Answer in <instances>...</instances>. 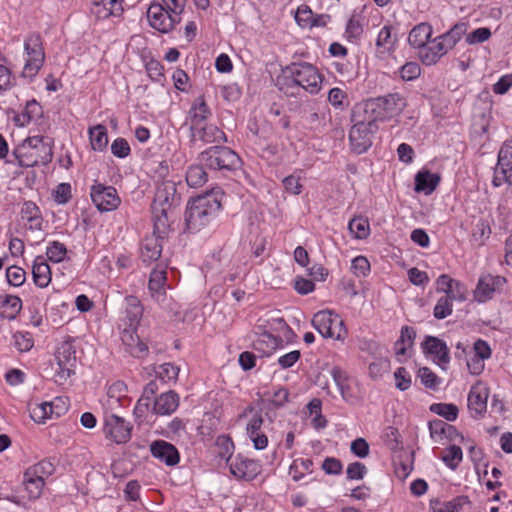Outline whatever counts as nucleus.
Listing matches in <instances>:
<instances>
[{
	"label": "nucleus",
	"instance_id": "8",
	"mask_svg": "<svg viewBox=\"0 0 512 512\" xmlns=\"http://www.w3.org/2000/svg\"><path fill=\"white\" fill-rule=\"evenodd\" d=\"M274 324L280 328H287L282 318L273 319L272 322L259 319L254 328L256 338L253 340V348L262 355L269 356L283 344L282 338L272 334Z\"/></svg>",
	"mask_w": 512,
	"mask_h": 512
},
{
	"label": "nucleus",
	"instance_id": "28",
	"mask_svg": "<svg viewBox=\"0 0 512 512\" xmlns=\"http://www.w3.org/2000/svg\"><path fill=\"white\" fill-rule=\"evenodd\" d=\"M211 115L205 100L203 97H198L192 104L189 111L190 126H200Z\"/></svg>",
	"mask_w": 512,
	"mask_h": 512
},
{
	"label": "nucleus",
	"instance_id": "12",
	"mask_svg": "<svg viewBox=\"0 0 512 512\" xmlns=\"http://www.w3.org/2000/svg\"><path fill=\"white\" fill-rule=\"evenodd\" d=\"M24 49L27 54V59L23 68V75L25 77H33L38 73L45 59L40 35H29L25 39Z\"/></svg>",
	"mask_w": 512,
	"mask_h": 512
},
{
	"label": "nucleus",
	"instance_id": "25",
	"mask_svg": "<svg viewBox=\"0 0 512 512\" xmlns=\"http://www.w3.org/2000/svg\"><path fill=\"white\" fill-rule=\"evenodd\" d=\"M179 406V396L174 391L162 393L154 401L153 410L159 415H170Z\"/></svg>",
	"mask_w": 512,
	"mask_h": 512
},
{
	"label": "nucleus",
	"instance_id": "37",
	"mask_svg": "<svg viewBox=\"0 0 512 512\" xmlns=\"http://www.w3.org/2000/svg\"><path fill=\"white\" fill-rule=\"evenodd\" d=\"M313 461L311 459H295L289 467V475L294 481L303 478L305 472L312 473Z\"/></svg>",
	"mask_w": 512,
	"mask_h": 512
},
{
	"label": "nucleus",
	"instance_id": "64",
	"mask_svg": "<svg viewBox=\"0 0 512 512\" xmlns=\"http://www.w3.org/2000/svg\"><path fill=\"white\" fill-rule=\"evenodd\" d=\"M322 469L326 474L339 475L342 471V463L336 458L327 457L322 463Z\"/></svg>",
	"mask_w": 512,
	"mask_h": 512
},
{
	"label": "nucleus",
	"instance_id": "18",
	"mask_svg": "<svg viewBox=\"0 0 512 512\" xmlns=\"http://www.w3.org/2000/svg\"><path fill=\"white\" fill-rule=\"evenodd\" d=\"M165 233H159L154 229L151 235H147L141 242L140 257L143 263L150 265L158 260L162 253V240Z\"/></svg>",
	"mask_w": 512,
	"mask_h": 512
},
{
	"label": "nucleus",
	"instance_id": "4",
	"mask_svg": "<svg viewBox=\"0 0 512 512\" xmlns=\"http://www.w3.org/2000/svg\"><path fill=\"white\" fill-rule=\"evenodd\" d=\"M406 106V98L394 92L368 99L364 104L363 113L371 116L376 122L384 121L400 115Z\"/></svg>",
	"mask_w": 512,
	"mask_h": 512
},
{
	"label": "nucleus",
	"instance_id": "7",
	"mask_svg": "<svg viewBox=\"0 0 512 512\" xmlns=\"http://www.w3.org/2000/svg\"><path fill=\"white\" fill-rule=\"evenodd\" d=\"M354 123L349 131L351 147L357 154H362L372 145V136L377 130L376 121L369 115L355 111L352 115Z\"/></svg>",
	"mask_w": 512,
	"mask_h": 512
},
{
	"label": "nucleus",
	"instance_id": "55",
	"mask_svg": "<svg viewBox=\"0 0 512 512\" xmlns=\"http://www.w3.org/2000/svg\"><path fill=\"white\" fill-rule=\"evenodd\" d=\"M25 271L18 266H10L6 270V278L9 284L21 286L25 282Z\"/></svg>",
	"mask_w": 512,
	"mask_h": 512
},
{
	"label": "nucleus",
	"instance_id": "26",
	"mask_svg": "<svg viewBox=\"0 0 512 512\" xmlns=\"http://www.w3.org/2000/svg\"><path fill=\"white\" fill-rule=\"evenodd\" d=\"M432 35V27L428 23H420L416 25L409 33V44L420 50L426 46Z\"/></svg>",
	"mask_w": 512,
	"mask_h": 512
},
{
	"label": "nucleus",
	"instance_id": "16",
	"mask_svg": "<svg viewBox=\"0 0 512 512\" xmlns=\"http://www.w3.org/2000/svg\"><path fill=\"white\" fill-rule=\"evenodd\" d=\"M230 472L239 479L253 480L260 472L259 462L242 457L240 455L234 458H227Z\"/></svg>",
	"mask_w": 512,
	"mask_h": 512
},
{
	"label": "nucleus",
	"instance_id": "59",
	"mask_svg": "<svg viewBox=\"0 0 512 512\" xmlns=\"http://www.w3.org/2000/svg\"><path fill=\"white\" fill-rule=\"evenodd\" d=\"M160 5H164L168 13H173L174 17H181L185 10L186 0H161Z\"/></svg>",
	"mask_w": 512,
	"mask_h": 512
},
{
	"label": "nucleus",
	"instance_id": "40",
	"mask_svg": "<svg viewBox=\"0 0 512 512\" xmlns=\"http://www.w3.org/2000/svg\"><path fill=\"white\" fill-rule=\"evenodd\" d=\"M56 407L55 402H43L36 404L30 410L31 418L37 423H44V421L52 416L53 409Z\"/></svg>",
	"mask_w": 512,
	"mask_h": 512
},
{
	"label": "nucleus",
	"instance_id": "41",
	"mask_svg": "<svg viewBox=\"0 0 512 512\" xmlns=\"http://www.w3.org/2000/svg\"><path fill=\"white\" fill-rule=\"evenodd\" d=\"M456 299V295H444L440 297L434 307L433 315L436 319H444L452 313V301Z\"/></svg>",
	"mask_w": 512,
	"mask_h": 512
},
{
	"label": "nucleus",
	"instance_id": "31",
	"mask_svg": "<svg viewBox=\"0 0 512 512\" xmlns=\"http://www.w3.org/2000/svg\"><path fill=\"white\" fill-rule=\"evenodd\" d=\"M89 138L92 149L95 151H103L108 145V134L104 125L99 124L89 128Z\"/></svg>",
	"mask_w": 512,
	"mask_h": 512
},
{
	"label": "nucleus",
	"instance_id": "36",
	"mask_svg": "<svg viewBox=\"0 0 512 512\" xmlns=\"http://www.w3.org/2000/svg\"><path fill=\"white\" fill-rule=\"evenodd\" d=\"M397 39L392 35V28L384 26L378 33L376 46L381 52H390L394 49Z\"/></svg>",
	"mask_w": 512,
	"mask_h": 512
},
{
	"label": "nucleus",
	"instance_id": "46",
	"mask_svg": "<svg viewBox=\"0 0 512 512\" xmlns=\"http://www.w3.org/2000/svg\"><path fill=\"white\" fill-rule=\"evenodd\" d=\"M497 166L512 170V140L504 142L498 153Z\"/></svg>",
	"mask_w": 512,
	"mask_h": 512
},
{
	"label": "nucleus",
	"instance_id": "29",
	"mask_svg": "<svg viewBox=\"0 0 512 512\" xmlns=\"http://www.w3.org/2000/svg\"><path fill=\"white\" fill-rule=\"evenodd\" d=\"M125 304V313L129 321V326L135 328L143 315V306L140 300L132 295L125 297Z\"/></svg>",
	"mask_w": 512,
	"mask_h": 512
},
{
	"label": "nucleus",
	"instance_id": "39",
	"mask_svg": "<svg viewBox=\"0 0 512 512\" xmlns=\"http://www.w3.org/2000/svg\"><path fill=\"white\" fill-rule=\"evenodd\" d=\"M440 458L450 469L454 470L462 461V449L457 445H451L442 451Z\"/></svg>",
	"mask_w": 512,
	"mask_h": 512
},
{
	"label": "nucleus",
	"instance_id": "60",
	"mask_svg": "<svg viewBox=\"0 0 512 512\" xmlns=\"http://www.w3.org/2000/svg\"><path fill=\"white\" fill-rule=\"evenodd\" d=\"M396 387L405 391L411 386V377L408 371L404 367H399L394 373Z\"/></svg>",
	"mask_w": 512,
	"mask_h": 512
},
{
	"label": "nucleus",
	"instance_id": "54",
	"mask_svg": "<svg viewBox=\"0 0 512 512\" xmlns=\"http://www.w3.org/2000/svg\"><path fill=\"white\" fill-rule=\"evenodd\" d=\"M389 369V361L386 358L379 357L376 358L373 362L369 365V375L374 378L378 379L382 377V375L387 372Z\"/></svg>",
	"mask_w": 512,
	"mask_h": 512
},
{
	"label": "nucleus",
	"instance_id": "13",
	"mask_svg": "<svg viewBox=\"0 0 512 512\" xmlns=\"http://www.w3.org/2000/svg\"><path fill=\"white\" fill-rule=\"evenodd\" d=\"M91 199L97 209L101 212L115 210L120 205V197L116 189L101 183H95L91 187Z\"/></svg>",
	"mask_w": 512,
	"mask_h": 512
},
{
	"label": "nucleus",
	"instance_id": "57",
	"mask_svg": "<svg viewBox=\"0 0 512 512\" xmlns=\"http://www.w3.org/2000/svg\"><path fill=\"white\" fill-rule=\"evenodd\" d=\"M445 429L451 430L449 428V424H447L446 422H444L442 420L436 419V420L429 422L430 436L435 441L442 440L443 435L445 433Z\"/></svg>",
	"mask_w": 512,
	"mask_h": 512
},
{
	"label": "nucleus",
	"instance_id": "47",
	"mask_svg": "<svg viewBox=\"0 0 512 512\" xmlns=\"http://www.w3.org/2000/svg\"><path fill=\"white\" fill-rule=\"evenodd\" d=\"M46 254H47V257L51 261H53L55 263H59V262L63 261L64 258L66 257L67 249L63 243L58 242V241H53L47 247Z\"/></svg>",
	"mask_w": 512,
	"mask_h": 512
},
{
	"label": "nucleus",
	"instance_id": "30",
	"mask_svg": "<svg viewBox=\"0 0 512 512\" xmlns=\"http://www.w3.org/2000/svg\"><path fill=\"white\" fill-rule=\"evenodd\" d=\"M440 182V177L428 171L418 172L415 177V190L417 192L432 193Z\"/></svg>",
	"mask_w": 512,
	"mask_h": 512
},
{
	"label": "nucleus",
	"instance_id": "34",
	"mask_svg": "<svg viewBox=\"0 0 512 512\" xmlns=\"http://www.w3.org/2000/svg\"><path fill=\"white\" fill-rule=\"evenodd\" d=\"M348 229L356 239H365L370 234L369 221L361 216L351 219L348 223Z\"/></svg>",
	"mask_w": 512,
	"mask_h": 512
},
{
	"label": "nucleus",
	"instance_id": "1",
	"mask_svg": "<svg viewBox=\"0 0 512 512\" xmlns=\"http://www.w3.org/2000/svg\"><path fill=\"white\" fill-rule=\"evenodd\" d=\"M180 204L175 182L166 180L157 185L151 205L152 220L155 230L167 233L175 208Z\"/></svg>",
	"mask_w": 512,
	"mask_h": 512
},
{
	"label": "nucleus",
	"instance_id": "14",
	"mask_svg": "<svg viewBox=\"0 0 512 512\" xmlns=\"http://www.w3.org/2000/svg\"><path fill=\"white\" fill-rule=\"evenodd\" d=\"M132 426L122 417L107 415L104 420L103 433L107 439L116 444H124L131 438Z\"/></svg>",
	"mask_w": 512,
	"mask_h": 512
},
{
	"label": "nucleus",
	"instance_id": "6",
	"mask_svg": "<svg viewBox=\"0 0 512 512\" xmlns=\"http://www.w3.org/2000/svg\"><path fill=\"white\" fill-rule=\"evenodd\" d=\"M198 160L213 171L231 172L241 167L240 157L226 146L209 147L199 154Z\"/></svg>",
	"mask_w": 512,
	"mask_h": 512
},
{
	"label": "nucleus",
	"instance_id": "5",
	"mask_svg": "<svg viewBox=\"0 0 512 512\" xmlns=\"http://www.w3.org/2000/svg\"><path fill=\"white\" fill-rule=\"evenodd\" d=\"M464 32L462 25H455L448 32L436 37L419 51L423 64L430 66L436 64L441 57L448 53L461 39Z\"/></svg>",
	"mask_w": 512,
	"mask_h": 512
},
{
	"label": "nucleus",
	"instance_id": "56",
	"mask_svg": "<svg viewBox=\"0 0 512 512\" xmlns=\"http://www.w3.org/2000/svg\"><path fill=\"white\" fill-rule=\"evenodd\" d=\"M436 284H437V290L444 292L445 295L454 294V286L456 288L460 287L459 282L453 280L446 274L440 275L436 281Z\"/></svg>",
	"mask_w": 512,
	"mask_h": 512
},
{
	"label": "nucleus",
	"instance_id": "32",
	"mask_svg": "<svg viewBox=\"0 0 512 512\" xmlns=\"http://www.w3.org/2000/svg\"><path fill=\"white\" fill-rule=\"evenodd\" d=\"M122 340L127 345L129 353L134 357L142 358L147 354L148 346L138 337L135 340L132 331L125 330Z\"/></svg>",
	"mask_w": 512,
	"mask_h": 512
},
{
	"label": "nucleus",
	"instance_id": "2",
	"mask_svg": "<svg viewBox=\"0 0 512 512\" xmlns=\"http://www.w3.org/2000/svg\"><path fill=\"white\" fill-rule=\"evenodd\" d=\"M12 155L20 167L47 165L53 158V140L41 135L27 137L13 149Z\"/></svg>",
	"mask_w": 512,
	"mask_h": 512
},
{
	"label": "nucleus",
	"instance_id": "11",
	"mask_svg": "<svg viewBox=\"0 0 512 512\" xmlns=\"http://www.w3.org/2000/svg\"><path fill=\"white\" fill-rule=\"evenodd\" d=\"M290 82L310 94H316L321 88V75L312 64H294L291 67Z\"/></svg>",
	"mask_w": 512,
	"mask_h": 512
},
{
	"label": "nucleus",
	"instance_id": "50",
	"mask_svg": "<svg viewBox=\"0 0 512 512\" xmlns=\"http://www.w3.org/2000/svg\"><path fill=\"white\" fill-rule=\"evenodd\" d=\"M492 33L488 27L477 28L466 35V42L469 45L480 44L487 41Z\"/></svg>",
	"mask_w": 512,
	"mask_h": 512
},
{
	"label": "nucleus",
	"instance_id": "51",
	"mask_svg": "<svg viewBox=\"0 0 512 512\" xmlns=\"http://www.w3.org/2000/svg\"><path fill=\"white\" fill-rule=\"evenodd\" d=\"M399 74L402 80L412 81L420 76L421 67L416 62H407L399 69Z\"/></svg>",
	"mask_w": 512,
	"mask_h": 512
},
{
	"label": "nucleus",
	"instance_id": "38",
	"mask_svg": "<svg viewBox=\"0 0 512 512\" xmlns=\"http://www.w3.org/2000/svg\"><path fill=\"white\" fill-rule=\"evenodd\" d=\"M24 489L27 492V497L30 500L38 499L42 493L44 487V480L37 477L26 476V472L23 477Z\"/></svg>",
	"mask_w": 512,
	"mask_h": 512
},
{
	"label": "nucleus",
	"instance_id": "42",
	"mask_svg": "<svg viewBox=\"0 0 512 512\" xmlns=\"http://www.w3.org/2000/svg\"><path fill=\"white\" fill-rule=\"evenodd\" d=\"M331 376L342 396L343 399H347L350 391L349 378L345 371L339 367H333L331 370Z\"/></svg>",
	"mask_w": 512,
	"mask_h": 512
},
{
	"label": "nucleus",
	"instance_id": "48",
	"mask_svg": "<svg viewBox=\"0 0 512 512\" xmlns=\"http://www.w3.org/2000/svg\"><path fill=\"white\" fill-rule=\"evenodd\" d=\"M166 282V271L161 269H154L150 274L148 283L149 290L152 293H159Z\"/></svg>",
	"mask_w": 512,
	"mask_h": 512
},
{
	"label": "nucleus",
	"instance_id": "3",
	"mask_svg": "<svg viewBox=\"0 0 512 512\" xmlns=\"http://www.w3.org/2000/svg\"><path fill=\"white\" fill-rule=\"evenodd\" d=\"M221 196L219 192H210L189 202L185 223L190 232L200 231L217 216L221 209Z\"/></svg>",
	"mask_w": 512,
	"mask_h": 512
},
{
	"label": "nucleus",
	"instance_id": "43",
	"mask_svg": "<svg viewBox=\"0 0 512 512\" xmlns=\"http://www.w3.org/2000/svg\"><path fill=\"white\" fill-rule=\"evenodd\" d=\"M53 472V464L50 461L43 460L30 466L26 470V476L37 477L44 480V477L50 476Z\"/></svg>",
	"mask_w": 512,
	"mask_h": 512
},
{
	"label": "nucleus",
	"instance_id": "20",
	"mask_svg": "<svg viewBox=\"0 0 512 512\" xmlns=\"http://www.w3.org/2000/svg\"><path fill=\"white\" fill-rule=\"evenodd\" d=\"M506 282L501 276L485 275L480 277L476 289L474 290V298L478 302H486L491 299L497 288Z\"/></svg>",
	"mask_w": 512,
	"mask_h": 512
},
{
	"label": "nucleus",
	"instance_id": "44",
	"mask_svg": "<svg viewBox=\"0 0 512 512\" xmlns=\"http://www.w3.org/2000/svg\"><path fill=\"white\" fill-rule=\"evenodd\" d=\"M431 411L442 416L448 421H454L458 416V407L451 403H436L431 406Z\"/></svg>",
	"mask_w": 512,
	"mask_h": 512
},
{
	"label": "nucleus",
	"instance_id": "53",
	"mask_svg": "<svg viewBox=\"0 0 512 512\" xmlns=\"http://www.w3.org/2000/svg\"><path fill=\"white\" fill-rule=\"evenodd\" d=\"M313 16L314 14L309 6L301 5L298 7L295 13V20L300 27L310 28Z\"/></svg>",
	"mask_w": 512,
	"mask_h": 512
},
{
	"label": "nucleus",
	"instance_id": "33",
	"mask_svg": "<svg viewBox=\"0 0 512 512\" xmlns=\"http://www.w3.org/2000/svg\"><path fill=\"white\" fill-rule=\"evenodd\" d=\"M205 165L199 164L192 165L186 172V182L190 187H200L207 182V172Z\"/></svg>",
	"mask_w": 512,
	"mask_h": 512
},
{
	"label": "nucleus",
	"instance_id": "23",
	"mask_svg": "<svg viewBox=\"0 0 512 512\" xmlns=\"http://www.w3.org/2000/svg\"><path fill=\"white\" fill-rule=\"evenodd\" d=\"M123 0H95L91 8L92 14L97 19L119 17L123 13Z\"/></svg>",
	"mask_w": 512,
	"mask_h": 512
},
{
	"label": "nucleus",
	"instance_id": "27",
	"mask_svg": "<svg viewBox=\"0 0 512 512\" xmlns=\"http://www.w3.org/2000/svg\"><path fill=\"white\" fill-rule=\"evenodd\" d=\"M34 283L40 288L47 287L51 281V270L46 260L39 256L35 259L32 267Z\"/></svg>",
	"mask_w": 512,
	"mask_h": 512
},
{
	"label": "nucleus",
	"instance_id": "10",
	"mask_svg": "<svg viewBox=\"0 0 512 512\" xmlns=\"http://www.w3.org/2000/svg\"><path fill=\"white\" fill-rule=\"evenodd\" d=\"M55 382L63 385L74 374L76 367V350L71 341H64L55 352Z\"/></svg>",
	"mask_w": 512,
	"mask_h": 512
},
{
	"label": "nucleus",
	"instance_id": "22",
	"mask_svg": "<svg viewBox=\"0 0 512 512\" xmlns=\"http://www.w3.org/2000/svg\"><path fill=\"white\" fill-rule=\"evenodd\" d=\"M153 457L164 462L168 466H174L179 462V453L174 445L164 440H156L150 446Z\"/></svg>",
	"mask_w": 512,
	"mask_h": 512
},
{
	"label": "nucleus",
	"instance_id": "61",
	"mask_svg": "<svg viewBox=\"0 0 512 512\" xmlns=\"http://www.w3.org/2000/svg\"><path fill=\"white\" fill-rule=\"evenodd\" d=\"M367 473L366 466L361 462H353L348 465L346 474L349 480H360L363 479Z\"/></svg>",
	"mask_w": 512,
	"mask_h": 512
},
{
	"label": "nucleus",
	"instance_id": "15",
	"mask_svg": "<svg viewBox=\"0 0 512 512\" xmlns=\"http://www.w3.org/2000/svg\"><path fill=\"white\" fill-rule=\"evenodd\" d=\"M147 18L152 28L161 33H168L180 23L181 17H174L173 13H168L164 5L152 3L147 10Z\"/></svg>",
	"mask_w": 512,
	"mask_h": 512
},
{
	"label": "nucleus",
	"instance_id": "21",
	"mask_svg": "<svg viewBox=\"0 0 512 512\" xmlns=\"http://www.w3.org/2000/svg\"><path fill=\"white\" fill-rule=\"evenodd\" d=\"M190 130L192 142L214 143L226 140L224 132L213 124L190 126Z\"/></svg>",
	"mask_w": 512,
	"mask_h": 512
},
{
	"label": "nucleus",
	"instance_id": "9",
	"mask_svg": "<svg viewBox=\"0 0 512 512\" xmlns=\"http://www.w3.org/2000/svg\"><path fill=\"white\" fill-rule=\"evenodd\" d=\"M312 325L324 338L344 340L347 336L343 320L331 310H321L314 314Z\"/></svg>",
	"mask_w": 512,
	"mask_h": 512
},
{
	"label": "nucleus",
	"instance_id": "62",
	"mask_svg": "<svg viewBox=\"0 0 512 512\" xmlns=\"http://www.w3.org/2000/svg\"><path fill=\"white\" fill-rule=\"evenodd\" d=\"M352 270L353 273L358 277H363L368 274L370 271V263L364 256H357L352 261Z\"/></svg>",
	"mask_w": 512,
	"mask_h": 512
},
{
	"label": "nucleus",
	"instance_id": "45",
	"mask_svg": "<svg viewBox=\"0 0 512 512\" xmlns=\"http://www.w3.org/2000/svg\"><path fill=\"white\" fill-rule=\"evenodd\" d=\"M156 376L163 382L174 381L179 374V367L172 363H164L155 370Z\"/></svg>",
	"mask_w": 512,
	"mask_h": 512
},
{
	"label": "nucleus",
	"instance_id": "24",
	"mask_svg": "<svg viewBox=\"0 0 512 512\" xmlns=\"http://www.w3.org/2000/svg\"><path fill=\"white\" fill-rule=\"evenodd\" d=\"M43 116V108L36 100H30L26 103L22 112L14 116L16 125L24 127L31 122L39 120Z\"/></svg>",
	"mask_w": 512,
	"mask_h": 512
},
{
	"label": "nucleus",
	"instance_id": "52",
	"mask_svg": "<svg viewBox=\"0 0 512 512\" xmlns=\"http://www.w3.org/2000/svg\"><path fill=\"white\" fill-rule=\"evenodd\" d=\"M418 377L426 388L437 389L440 383L438 376L427 367L419 369Z\"/></svg>",
	"mask_w": 512,
	"mask_h": 512
},
{
	"label": "nucleus",
	"instance_id": "19",
	"mask_svg": "<svg viewBox=\"0 0 512 512\" xmlns=\"http://www.w3.org/2000/svg\"><path fill=\"white\" fill-rule=\"evenodd\" d=\"M424 353L432 356L433 361L442 369L450 362L449 349L446 343L434 336H426L422 343Z\"/></svg>",
	"mask_w": 512,
	"mask_h": 512
},
{
	"label": "nucleus",
	"instance_id": "49",
	"mask_svg": "<svg viewBox=\"0 0 512 512\" xmlns=\"http://www.w3.org/2000/svg\"><path fill=\"white\" fill-rule=\"evenodd\" d=\"M13 339H14V346L20 352H27L34 345L33 337L29 332H16L13 335Z\"/></svg>",
	"mask_w": 512,
	"mask_h": 512
},
{
	"label": "nucleus",
	"instance_id": "35",
	"mask_svg": "<svg viewBox=\"0 0 512 512\" xmlns=\"http://www.w3.org/2000/svg\"><path fill=\"white\" fill-rule=\"evenodd\" d=\"M21 218L30 223L31 228L41 227L42 219L40 217L39 208L33 202H25L21 209Z\"/></svg>",
	"mask_w": 512,
	"mask_h": 512
},
{
	"label": "nucleus",
	"instance_id": "63",
	"mask_svg": "<svg viewBox=\"0 0 512 512\" xmlns=\"http://www.w3.org/2000/svg\"><path fill=\"white\" fill-rule=\"evenodd\" d=\"M54 198L58 204H65L71 198V186L68 183L57 185L54 191Z\"/></svg>",
	"mask_w": 512,
	"mask_h": 512
},
{
	"label": "nucleus",
	"instance_id": "58",
	"mask_svg": "<svg viewBox=\"0 0 512 512\" xmlns=\"http://www.w3.org/2000/svg\"><path fill=\"white\" fill-rule=\"evenodd\" d=\"M111 152L118 158H125L130 154L131 149L124 138H117L111 144Z\"/></svg>",
	"mask_w": 512,
	"mask_h": 512
},
{
	"label": "nucleus",
	"instance_id": "17",
	"mask_svg": "<svg viewBox=\"0 0 512 512\" xmlns=\"http://www.w3.org/2000/svg\"><path fill=\"white\" fill-rule=\"evenodd\" d=\"M489 389L478 382L473 385L468 394V408L471 416L475 419L483 417L487 409Z\"/></svg>",
	"mask_w": 512,
	"mask_h": 512
}]
</instances>
